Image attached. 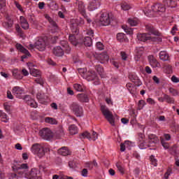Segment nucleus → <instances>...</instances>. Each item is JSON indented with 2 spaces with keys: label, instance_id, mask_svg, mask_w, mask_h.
Returning a JSON list of instances; mask_svg holds the SVG:
<instances>
[{
  "label": "nucleus",
  "instance_id": "1",
  "mask_svg": "<svg viewBox=\"0 0 179 179\" xmlns=\"http://www.w3.org/2000/svg\"><path fill=\"white\" fill-rule=\"evenodd\" d=\"M145 30L148 31L149 34H138L137 35V38L139 41H148V40H151L152 36L150 34H153L154 36H160V32L157 31L155 27H153L152 24H148L145 25Z\"/></svg>",
  "mask_w": 179,
  "mask_h": 179
},
{
  "label": "nucleus",
  "instance_id": "2",
  "mask_svg": "<svg viewBox=\"0 0 179 179\" xmlns=\"http://www.w3.org/2000/svg\"><path fill=\"white\" fill-rule=\"evenodd\" d=\"M163 4L162 3H155L152 7L151 9L152 12H166V6H169L170 8H176L177 6V3L174 0H164Z\"/></svg>",
  "mask_w": 179,
  "mask_h": 179
},
{
  "label": "nucleus",
  "instance_id": "3",
  "mask_svg": "<svg viewBox=\"0 0 179 179\" xmlns=\"http://www.w3.org/2000/svg\"><path fill=\"white\" fill-rule=\"evenodd\" d=\"M159 143V138L155 134H149L148 139L140 143L141 149L147 148H155Z\"/></svg>",
  "mask_w": 179,
  "mask_h": 179
},
{
  "label": "nucleus",
  "instance_id": "4",
  "mask_svg": "<svg viewBox=\"0 0 179 179\" xmlns=\"http://www.w3.org/2000/svg\"><path fill=\"white\" fill-rule=\"evenodd\" d=\"M98 20H96V23H99L101 26H108L111 23V17L110 14L106 11L101 12L97 15Z\"/></svg>",
  "mask_w": 179,
  "mask_h": 179
},
{
  "label": "nucleus",
  "instance_id": "5",
  "mask_svg": "<svg viewBox=\"0 0 179 179\" xmlns=\"http://www.w3.org/2000/svg\"><path fill=\"white\" fill-rule=\"evenodd\" d=\"M84 34H87L90 36H85V37H80V44H84L86 47H91V45L93 44V41L92 39V37L94 36V32L92 29H87L86 31H84Z\"/></svg>",
  "mask_w": 179,
  "mask_h": 179
},
{
  "label": "nucleus",
  "instance_id": "6",
  "mask_svg": "<svg viewBox=\"0 0 179 179\" xmlns=\"http://www.w3.org/2000/svg\"><path fill=\"white\" fill-rule=\"evenodd\" d=\"M29 50H38V51H44L45 50V41L43 37H38L36 38L34 44H29L28 45Z\"/></svg>",
  "mask_w": 179,
  "mask_h": 179
},
{
  "label": "nucleus",
  "instance_id": "7",
  "mask_svg": "<svg viewBox=\"0 0 179 179\" xmlns=\"http://www.w3.org/2000/svg\"><path fill=\"white\" fill-rule=\"evenodd\" d=\"M83 78L88 80V82H94V85L97 86L98 85H100V78H99V76L96 73V71H89L87 73H85L83 76Z\"/></svg>",
  "mask_w": 179,
  "mask_h": 179
},
{
  "label": "nucleus",
  "instance_id": "8",
  "mask_svg": "<svg viewBox=\"0 0 179 179\" xmlns=\"http://www.w3.org/2000/svg\"><path fill=\"white\" fill-rule=\"evenodd\" d=\"M85 24V20L83 18L73 19L71 20V29L72 33L75 34H79V26Z\"/></svg>",
  "mask_w": 179,
  "mask_h": 179
},
{
  "label": "nucleus",
  "instance_id": "9",
  "mask_svg": "<svg viewBox=\"0 0 179 179\" xmlns=\"http://www.w3.org/2000/svg\"><path fill=\"white\" fill-rule=\"evenodd\" d=\"M101 111L104 115V117L106 118V120L108 121V122L114 127L115 125V120L114 119V115H113V113L107 108L106 106H101Z\"/></svg>",
  "mask_w": 179,
  "mask_h": 179
},
{
  "label": "nucleus",
  "instance_id": "10",
  "mask_svg": "<svg viewBox=\"0 0 179 179\" xmlns=\"http://www.w3.org/2000/svg\"><path fill=\"white\" fill-rule=\"evenodd\" d=\"M31 150L34 155H36L40 158L43 157L45 155V151L44 150V145L40 143H35L32 145Z\"/></svg>",
  "mask_w": 179,
  "mask_h": 179
},
{
  "label": "nucleus",
  "instance_id": "11",
  "mask_svg": "<svg viewBox=\"0 0 179 179\" xmlns=\"http://www.w3.org/2000/svg\"><path fill=\"white\" fill-rule=\"evenodd\" d=\"M70 109L76 117H82L83 115V108L78 102H73L70 105Z\"/></svg>",
  "mask_w": 179,
  "mask_h": 179
},
{
  "label": "nucleus",
  "instance_id": "12",
  "mask_svg": "<svg viewBox=\"0 0 179 179\" xmlns=\"http://www.w3.org/2000/svg\"><path fill=\"white\" fill-rule=\"evenodd\" d=\"M24 177L27 179H43L40 176V171L36 169H32L29 172L25 173Z\"/></svg>",
  "mask_w": 179,
  "mask_h": 179
},
{
  "label": "nucleus",
  "instance_id": "13",
  "mask_svg": "<svg viewBox=\"0 0 179 179\" xmlns=\"http://www.w3.org/2000/svg\"><path fill=\"white\" fill-rule=\"evenodd\" d=\"M39 135L43 139L50 141L52 139V131L48 128H44L39 131Z\"/></svg>",
  "mask_w": 179,
  "mask_h": 179
},
{
  "label": "nucleus",
  "instance_id": "14",
  "mask_svg": "<svg viewBox=\"0 0 179 179\" xmlns=\"http://www.w3.org/2000/svg\"><path fill=\"white\" fill-rule=\"evenodd\" d=\"M80 139H85V138H86L87 139L96 141L98 138V135L94 131H92L91 134L87 131H85L80 135Z\"/></svg>",
  "mask_w": 179,
  "mask_h": 179
},
{
  "label": "nucleus",
  "instance_id": "15",
  "mask_svg": "<svg viewBox=\"0 0 179 179\" xmlns=\"http://www.w3.org/2000/svg\"><path fill=\"white\" fill-rule=\"evenodd\" d=\"M45 17L48 20V22H49L52 27V33H58V31H59V27H58V24H57V22H55V21H54V20H52V18H51V17H50V15H48V14L45 15Z\"/></svg>",
  "mask_w": 179,
  "mask_h": 179
},
{
  "label": "nucleus",
  "instance_id": "16",
  "mask_svg": "<svg viewBox=\"0 0 179 179\" xmlns=\"http://www.w3.org/2000/svg\"><path fill=\"white\" fill-rule=\"evenodd\" d=\"M76 5H77L78 10L83 17H87V15H86V7L83 3V1L80 0H76Z\"/></svg>",
  "mask_w": 179,
  "mask_h": 179
},
{
  "label": "nucleus",
  "instance_id": "17",
  "mask_svg": "<svg viewBox=\"0 0 179 179\" xmlns=\"http://www.w3.org/2000/svg\"><path fill=\"white\" fill-rule=\"evenodd\" d=\"M22 99L28 106H30L32 108H37V102L30 95H25Z\"/></svg>",
  "mask_w": 179,
  "mask_h": 179
},
{
  "label": "nucleus",
  "instance_id": "18",
  "mask_svg": "<svg viewBox=\"0 0 179 179\" xmlns=\"http://www.w3.org/2000/svg\"><path fill=\"white\" fill-rule=\"evenodd\" d=\"M15 47L20 52H22L24 54L22 56V59H26L27 57H30V52H29V50H27L26 48H24L21 44L17 43L15 45Z\"/></svg>",
  "mask_w": 179,
  "mask_h": 179
},
{
  "label": "nucleus",
  "instance_id": "19",
  "mask_svg": "<svg viewBox=\"0 0 179 179\" xmlns=\"http://www.w3.org/2000/svg\"><path fill=\"white\" fill-rule=\"evenodd\" d=\"M73 34H70L69 36V40L73 45L76 46L77 45L80 44V42H79L80 41V38H79V36H78V34H75V33H73Z\"/></svg>",
  "mask_w": 179,
  "mask_h": 179
},
{
  "label": "nucleus",
  "instance_id": "20",
  "mask_svg": "<svg viewBox=\"0 0 179 179\" xmlns=\"http://www.w3.org/2000/svg\"><path fill=\"white\" fill-rule=\"evenodd\" d=\"M129 79H130V80L133 82V83H134L136 86H138V87L142 86V81H141V80L139 79V77H138L136 74L135 73L129 74Z\"/></svg>",
  "mask_w": 179,
  "mask_h": 179
},
{
  "label": "nucleus",
  "instance_id": "21",
  "mask_svg": "<svg viewBox=\"0 0 179 179\" xmlns=\"http://www.w3.org/2000/svg\"><path fill=\"white\" fill-rule=\"evenodd\" d=\"M100 1L98 0H92L89 6H88V10L90 12L93 10H96V9H99L100 8Z\"/></svg>",
  "mask_w": 179,
  "mask_h": 179
},
{
  "label": "nucleus",
  "instance_id": "22",
  "mask_svg": "<svg viewBox=\"0 0 179 179\" xmlns=\"http://www.w3.org/2000/svg\"><path fill=\"white\" fill-rule=\"evenodd\" d=\"M148 61L152 68H159L160 66V63L157 62V59L153 55L148 56Z\"/></svg>",
  "mask_w": 179,
  "mask_h": 179
},
{
  "label": "nucleus",
  "instance_id": "23",
  "mask_svg": "<svg viewBox=\"0 0 179 179\" xmlns=\"http://www.w3.org/2000/svg\"><path fill=\"white\" fill-rule=\"evenodd\" d=\"M24 91L23 90V88L19 87V86H15L13 88L12 93L14 94V96H16L18 99H20V95L23 94V92Z\"/></svg>",
  "mask_w": 179,
  "mask_h": 179
},
{
  "label": "nucleus",
  "instance_id": "24",
  "mask_svg": "<svg viewBox=\"0 0 179 179\" xmlns=\"http://www.w3.org/2000/svg\"><path fill=\"white\" fill-rule=\"evenodd\" d=\"M58 153L62 156H69V155H71L72 152L70 151L68 147H62L58 150Z\"/></svg>",
  "mask_w": 179,
  "mask_h": 179
},
{
  "label": "nucleus",
  "instance_id": "25",
  "mask_svg": "<svg viewBox=\"0 0 179 179\" xmlns=\"http://www.w3.org/2000/svg\"><path fill=\"white\" fill-rule=\"evenodd\" d=\"M20 22L21 27L24 29V30L29 29V22H27V20L24 16L20 17Z\"/></svg>",
  "mask_w": 179,
  "mask_h": 179
},
{
  "label": "nucleus",
  "instance_id": "26",
  "mask_svg": "<svg viewBox=\"0 0 179 179\" xmlns=\"http://www.w3.org/2000/svg\"><path fill=\"white\" fill-rule=\"evenodd\" d=\"M53 54L56 57H62L64 55V49L61 46H57L53 49Z\"/></svg>",
  "mask_w": 179,
  "mask_h": 179
},
{
  "label": "nucleus",
  "instance_id": "27",
  "mask_svg": "<svg viewBox=\"0 0 179 179\" xmlns=\"http://www.w3.org/2000/svg\"><path fill=\"white\" fill-rule=\"evenodd\" d=\"M77 99L81 103H89V97L85 94H77Z\"/></svg>",
  "mask_w": 179,
  "mask_h": 179
},
{
  "label": "nucleus",
  "instance_id": "28",
  "mask_svg": "<svg viewBox=\"0 0 179 179\" xmlns=\"http://www.w3.org/2000/svg\"><path fill=\"white\" fill-rule=\"evenodd\" d=\"M98 60L101 64H106V62H108V55L101 53L98 56Z\"/></svg>",
  "mask_w": 179,
  "mask_h": 179
},
{
  "label": "nucleus",
  "instance_id": "29",
  "mask_svg": "<svg viewBox=\"0 0 179 179\" xmlns=\"http://www.w3.org/2000/svg\"><path fill=\"white\" fill-rule=\"evenodd\" d=\"M36 99L41 104H44V103L47 102V96L44 95V94H41V92H38L36 94Z\"/></svg>",
  "mask_w": 179,
  "mask_h": 179
},
{
  "label": "nucleus",
  "instance_id": "30",
  "mask_svg": "<svg viewBox=\"0 0 179 179\" xmlns=\"http://www.w3.org/2000/svg\"><path fill=\"white\" fill-rule=\"evenodd\" d=\"M61 45L63 47V51L66 52V54H69L71 52V47L68 44V42L66 41H62L60 42Z\"/></svg>",
  "mask_w": 179,
  "mask_h": 179
},
{
  "label": "nucleus",
  "instance_id": "31",
  "mask_svg": "<svg viewBox=\"0 0 179 179\" xmlns=\"http://www.w3.org/2000/svg\"><path fill=\"white\" fill-rule=\"evenodd\" d=\"M13 76L15 79H23V74L22 73V71L17 69L13 70Z\"/></svg>",
  "mask_w": 179,
  "mask_h": 179
},
{
  "label": "nucleus",
  "instance_id": "32",
  "mask_svg": "<svg viewBox=\"0 0 179 179\" xmlns=\"http://www.w3.org/2000/svg\"><path fill=\"white\" fill-rule=\"evenodd\" d=\"M45 122L46 124H50V125H57V124H58V120L54 117H45Z\"/></svg>",
  "mask_w": 179,
  "mask_h": 179
},
{
  "label": "nucleus",
  "instance_id": "33",
  "mask_svg": "<svg viewBox=\"0 0 179 179\" xmlns=\"http://www.w3.org/2000/svg\"><path fill=\"white\" fill-rule=\"evenodd\" d=\"M117 40L120 41V43H127L128 41V38H127V35L124 33H119L117 34Z\"/></svg>",
  "mask_w": 179,
  "mask_h": 179
},
{
  "label": "nucleus",
  "instance_id": "34",
  "mask_svg": "<svg viewBox=\"0 0 179 179\" xmlns=\"http://www.w3.org/2000/svg\"><path fill=\"white\" fill-rule=\"evenodd\" d=\"M169 54L166 51H161L159 52V58L162 61H169Z\"/></svg>",
  "mask_w": 179,
  "mask_h": 179
},
{
  "label": "nucleus",
  "instance_id": "35",
  "mask_svg": "<svg viewBox=\"0 0 179 179\" xmlns=\"http://www.w3.org/2000/svg\"><path fill=\"white\" fill-rule=\"evenodd\" d=\"M69 131L71 135H76V134H78V127H76L75 124H71L69 127Z\"/></svg>",
  "mask_w": 179,
  "mask_h": 179
},
{
  "label": "nucleus",
  "instance_id": "36",
  "mask_svg": "<svg viewBox=\"0 0 179 179\" xmlns=\"http://www.w3.org/2000/svg\"><path fill=\"white\" fill-rule=\"evenodd\" d=\"M116 167L120 174L124 175L125 174V169L124 168V165L121 162L116 163Z\"/></svg>",
  "mask_w": 179,
  "mask_h": 179
},
{
  "label": "nucleus",
  "instance_id": "37",
  "mask_svg": "<svg viewBox=\"0 0 179 179\" xmlns=\"http://www.w3.org/2000/svg\"><path fill=\"white\" fill-rule=\"evenodd\" d=\"M85 167L89 169V170H92L93 167H97V162H96V160H94L92 162H87L85 164Z\"/></svg>",
  "mask_w": 179,
  "mask_h": 179
},
{
  "label": "nucleus",
  "instance_id": "38",
  "mask_svg": "<svg viewBox=\"0 0 179 179\" xmlns=\"http://www.w3.org/2000/svg\"><path fill=\"white\" fill-rule=\"evenodd\" d=\"M164 99L168 104H174L176 101L173 97L170 96V95L164 94Z\"/></svg>",
  "mask_w": 179,
  "mask_h": 179
},
{
  "label": "nucleus",
  "instance_id": "39",
  "mask_svg": "<svg viewBox=\"0 0 179 179\" xmlns=\"http://www.w3.org/2000/svg\"><path fill=\"white\" fill-rule=\"evenodd\" d=\"M96 72H98L99 75H100L101 78H103L104 76V69L101 65H97L95 67Z\"/></svg>",
  "mask_w": 179,
  "mask_h": 179
},
{
  "label": "nucleus",
  "instance_id": "40",
  "mask_svg": "<svg viewBox=\"0 0 179 179\" xmlns=\"http://www.w3.org/2000/svg\"><path fill=\"white\" fill-rule=\"evenodd\" d=\"M128 23L131 27L138 26V19L137 18H129Z\"/></svg>",
  "mask_w": 179,
  "mask_h": 179
},
{
  "label": "nucleus",
  "instance_id": "41",
  "mask_svg": "<svg viewBox=\"0 0 179 179\" xmlns=\"http://www.w3.org/2000/svg\"><path fill=\"white\" fill-rule=\"evenodd\" d=\"M161 141V145L165 149H169L170 148V144L166 142V140H164V138L160 137Z\"/></svg>",
  "mask_w": 179,
  "mask_h": 179
},
{
  "label": "nucleus",
  "instance_id": "42",
  "mask_svg": "<svg viewBox=\"0 0 179 179\" xmlns=\"http://www.w3.org/2000/svg\"><path fill=\"white\" fill-rule=\"evenodd\" d=\"M30 74L32 75V76L35 77H40V71L36 69H30Z\"/></svg>",
  "mask_w": 179,
  "mask_h": 179
},
{
  "label": "nucleus",
  "instance_id": "43",
  "mask_svg": "<svg viewBox=\"0 0 179 179\" xmlns=\"http://www.w3.org/2000/svg\"><path fill=\"white\" fill-rule=\"evenodd\" d=\"M126 87L131 94H135V89L134 88V86L131 83H127Z\"/></svg>",
  "mask_w": 179,
  "mask_h": 179
},
{
  "label": "nucleus",
  "instance_id": "44",
  "mask_svg": "<svg viewBox=\"0 0 179 179\" xmlns=\"http://www.w3.org/2000/svg\"><path fill=\"white\" fill-rule=\"evenodd\" d=\"M64 135V129L62 127H59L58 130L56 131V136L59 139L61 136H63Z\"/></svg>",
  "mask_w": 179,
  "mask_h": 179
},
{
  "label": "nucleus",
  "instance_id": "45",
  "mask_svg": "<svg viewBox=\"0 0 179 179\" xmlns=\"http://www.w3.org/2000/svg\"><path fill=\"white\" fill-rule=\"evenodd\" d=\"M73 87L77 92H83V85L80 84H74Z\"/></svg>",
  "mask_w": 179,
  "mask_h": 179
},
{
  "label": "nucleus",
  "instance_id": "46",
  "mask_svg": "<svg viewBox=\"0 0 179 179\" xmlns=\"http://www.w3.org/2000/svg\"><path fill=\"white\" fill-rule=\"evenodd\" d=\"M150 160L152 164V166H155V167L157 166V159L155 157V155H151L150 157Z\"/></svg>",
  "mask_w": 179,
  "mask_h": 179
},
{
  "label": "nucleus",
  "instance_id": "47",
  "mask_svg": "<svg viewBox=\"0 0 179 179\" xmlns=\"http://www.w3.org/2000/svg\"><path fill=\"white\" fill-rule=\"evenodd\" d=\"M169 92L172 96H179V92L176 89H174L173 87L169 88Z\"/></svg>",
  "mask_w": 179,
  "mask_h": 179
},
{
  "label": "nucleus",
  "instance_id": "48",
  "mask_svg": "<svg viewBox=\"0 0 179 179\" xmlns=\"http://www.w3.org/2000/svg\"><path fill=\"white\" fill-rule=\"evenodd\" d=\"M0 118L1 119V121H3V122H8V121H9V118H8V115H6V113L3 112V113H1Z\"/></svg>",
  "mask_w": 179,
  "mask_h": 179
},
{
  "label": "nucleus",
  "instance_id": "49",
  "mask_svg": "<svg viewBox=\"0 0 179 179\" xmlns=\"http://www.w3.org/2000/svg\"><path fill=\"white\" fill-rule=\"evenodd\" d=\"M173 174V169L171 168H168L166 172L164 174V178L165 179H169V177Z\"/></svg>",
  "mask_w": 179,
  "mask_h": 179
},
{
  "label": "nucleus",
  "instance_id": "50",
  "mask_svg": "<svg viewBox=\"0 0 179 179\" xmlns=\"http://www.w3.org/2000/svg\"><path fill=\"white\" fill-rule=\"evenodd\" d=\"M110 64L112 65H113V66H115V68H117V69H118V68H120V64H118V61L115 59H110Z\"/></svg>",
  "mask_w": 179,
  "mask_h": 179
},
{
  "label": "nucleus",
  "instance_id": "51",
  "mask_svg": "<svg viewBox=\"0 0 179 179\" xmlns=\"http://www.w3.org/2000/svg\"><path fill=\"white\" fill-rule=\"evenodd\" d=\"M145 139V134H142V133H139L138 134V141H139V145H141V143H143V142H146V141L144 140Z\"/></svg>",
  "mask_w": 179,
  "mask_h": 179
},
{
  "label": "nucleus",
  "instance_id": "52",
  "mask_svg": "<svg viewBox=\"0 0 179 179\" xmlns=\"http://www.w3.org/2000/svg\"><path fill=\"white\" fill-rule=\"evenodd\" d=\"M122 10H129L131 6L127 3H123L121 6Z\"/></svg>",
  "mask_w": 179,
  "mask_h": 179
},
{
  "label": "nucleus",
  "instance_id": "53",
  "mask_svg": "<svg viewBox=\"0 0 179 179\" xmlns=\"http://www.w3.org/2000/svg\"><path fill=\"white\" fill-rule=\"evenodd\" d=\"M13 24V22L12 21H9L8 22H3V26L6 29H9L12 27Z\"/></svg>",
  "mask_w": 179,
  "mask_h": 179
},
{
  "label": "nucleus",
  "instance_id": "54",
  "mask_svg": "<svg viewBox=\"0 0 179 179\" xmlns=\"http://www.w3.org/2000/svg\"><path fill=\"white\" fill-rule=\"evenodd\" d=\"M120 57L122 61H127V59H128V55L124 51L120 52Z\"/></svg>",
  "mask_w": 179,
  "mask_h": 179
},
{
  "label": "nucleus",
  "instance_id": "55",
  "mask_svg": "<svg viewBox=\"0 0 179 179\" xmlns=\"http://www.w3.org/2000/svg\"><path fill=\"white\" fill-rule=\"evenodd\" d=\"M145 103L143 100H140L138 101V110H142V108H143V107H145Z\"/></svg>",
  "mask_w": 179,
  "mask_h": 179
},
{
  "label": "nucleus",
  "instance_id": "56",
  "mask_svg": "<svg viewBox=\"0 0 179 179\" xmlns=\"http://www.w3.org/2000/svg\"><path fill=\"white\" fill-rule=\"evenodd\" d=\"M29 165L27 164H22L18 166V170H28Z\"/></svg>",
  "mask_w": 179,
  "mask_h": 179
},
{
  "label": "nucleus",
  "instance_id": "57",
  "mask_svg": "<svg viewBox=\"0 0 179 179\" xmlns=\"http://www.w3.org/2000/svg\"><path fill=\"white\" fill-rule=\"evenodd\" d=\"M124 29L125 33H127V34H134V29L129 28L128 27H126Z\"/></svg>",
  "mask_w": 179,
  "mask_h": 179
},
{
  "label": "nucleus",
  "instance_id": "58",
  "mask_svg": "<svg viewBox=\"0 0 179 179\" xmlns=\"http://www.w3.org/2000/svg\"><path fill=\"white\" fill-rule=\"evenodd\" d=\"M69 166L70 167V169H76V167H78L75 161H70L69 162Z\"/></svg>",
  "mask_w": 179,
  "mask_h": 179
},
{
  "label": "nucleus",
  "instance_id": "59",
  "mask_svg": "<svg viewBox=\"0 0 179 179\" xmlns=\"http://www.w3.org/2000/svg\"><path fill=\"white\" fill-rule=\"evenodd\" d=\"M14 5L16 6L17 9L20 10V12H23V7H22V5L19 3L17 1H14Z\"/></svg>",
  "mask_w": 179,
  "mask_h": 179
},
{
  "label": "nucleus",
  "instance_id": "60",
  "mask_svg": "<svg viewBox=\"0 0 179 179\" xmlns=\"http://www.w3.org/2000/svg\"><path fill=\"white\" fill-rule=\"evenodd\" d=\"M30 22L31 23V24H33L34 27H37V26H38V21L34 20V18L33 17L30 18Z\"/></svg>",
  "mask_w": 179,
  "mask_h": 179
},
{
  "label": "nucleus",
  "instance_id": "61",
  "mask_svg": "<svg viewBox=\"0 0 179 179\" xmlns=\"http://www.w3.org/2000/svg\"><path fill=\"white\" fill-rule=\"evenodd\" d=\"M165 69L168 73H171L173 72V67L170 64H167L165 66Z\"/></svg>",
  "mask_w": 179,
  "mask_h": 179
},
{
  "label": "nucleus",
  "instance_id": "62",
  "mask_svg": "<svg viewBox=\"0 0 179 179\" xmlns=\"http://www.w3.org/2000/svg\"><path fill=\"white\" fill-rule=\"evenodd\" d=\"M178 148H177L176 145H174L173 146L170 148L171 152H173V155H177V150Z\"/></svg>",
  "mask_w": 179,
  "mask_h": 179
},
{
  "label": "nucleus",
  "instance_id": "63",
  "mask_svg": "<svg viewBox=\"0 0 179 179\" xmlns=\"http://www.w3.org/2000/svg\"><path fill=\"white\" fill-rule=\"evenodd\" d=\"M161 138H164L165 141H169L171 139V135L169 134H164L163 137Z\"/></svg>",
  "mask_w": 179,
  "mask_h": 179
},
{
  "label": "nucleus",
  "instance_id": "64",
  "mask_svg": "<svg viewBox=\"0 0 179 179\" xmlns=\"http://www.w3.org/2000/svg\"><path fill=\"white\" fill-rule=\"evenodd\" d=\"M0 179H5V172L2 166L0 167Z\"/></svg>",
  "mask_w": 179,
  "mask_h": 179
}]
</instances>
